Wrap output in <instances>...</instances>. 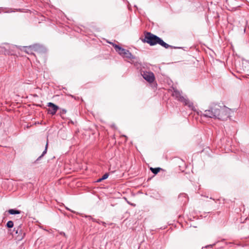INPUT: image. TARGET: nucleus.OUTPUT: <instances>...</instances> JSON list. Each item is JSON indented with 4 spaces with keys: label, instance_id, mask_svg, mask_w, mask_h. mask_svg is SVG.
Here are the masks:
<instances>
[{
    "label": "nucleus",
    "instance_id": "1",
    "mask_svg": "<svg viewBox=\"0 0 249 249\" xmlns=\"http://www.w3.org/2000/svg\"><path fill=\"white\" fill-rule=\"evenodd\" d=\"M144 41L148 43L151 46L159 44L166 49L170 47L169 45L164 42L160 38L149 32H147L145 34Z\"/></svg>",
    "mask_w": 249,
    "mask_h": 249
},
{
    "label": "nucleus",
    "instance_id": "2",
    "mask_svg": "<svg viewBox=\"0 0 249 249\" xmlns=\"http://www.w3.org/2000/svg\"><path fill=\"white\" fill-rule=\"evenodd\" d=\"M214 109L217 112V119L221 120H226L230 116L231 110L225 106H220L218 105H214Z\"/></svg>",
    "mask_w": 249,
    "mask_h": 249
},
{
    "label": "nucleus",
    "instance_id": "3",
    "mask_svg": "<svg viewBox=\"0 0 249 249\" xmlns=\"http://www.w3.org/2000/svg\"><path fill=\"white\" fill-rule=\"evenodd\" d=\"M172 96L175 97L178 100L183 102L185 105H187L189 107H191V105H192V104L190 103L187 99H186L184 97L182 96L181 92L176 89H173Z\"/></svg>",
    "mask_w": 249,
    "mask_h": 249
},
{
    "label": "nucleus",
    "instance_id": "4",
    "mask_svg": "<svg viewBox=\"0 0 249 249\" xmlns=\"http://www.w3.org/2000/svg\"><path fill=\"white\" fill-rule=\"evenodd\" d=\"M201 115L205 117L217 119V112L215 111L214 105L210 109L205 110Z\"/></svg>",
    "mask_w": 249,
    "mask_h": 249
},
{
    "label": "nucleus",
    "instance_id": "5",
    "mask_svg": "<svg viewBox=\"0 0 249 249\" xmlns=\"http://www.w3.org/2000/svg\"><path fill=\"white\" fill-rule=\"evenodd\" d=\"M142 77L148 82L151 83L155 79V75L152 72L144 71L142 73Z\"/></svg>",
    "mask_w": 249,
    "mask_h": 249
},
{
    "label": "nucleus",
    "instance_id": "6",
    "mask_svg": "<svg viewBox=\"0 0 249 249\" xmlns=\"http://www.w3.org/2000/svg\"><path fill=\"white\" fill-rule=\"evenodd\" d=\"M47 106L50 107L48 110L49 113L52 115H54L59 109V107L57 106L51 102L48 103Z\"/></svg>",
    "mask_w": 249,
    "mask_h": 249
},
{
    "label": "nucleus",
    "instance_id": "7",
    "mask_svg": "<svg viewBox=\"0 0 249 249\" xmlns=\"http://www.w3.org/2000/svg\"><path fill=\"white\" fill-rule=\"evenodd\" d=\"M109 43L111 44L112 46L114 47L116 51L118 52L120 54H121L123 57H124V49L122 48V47L119 46L118 45L115 44L113 43L109 42Z\"/></svg>",
    "mask_w": 249,
    "mask_h": 249
},
{
    "label": "nucleus",
    "instance_id": "8",
    "mask_svg": "<svg viewBox=\"0 0 249 249\" xmlns=\"http://www.w3.org/2000/svg\"><path fill=\"white\" fill-rule=\"evenodd\" d=\"M129 58L130 60L128 61L131 63H134L136 62L137 59L129 51H125V58Z\"/></svg>",
    "mask_w": 249,
    "mask_h": 249
},
{
    "label": "nucleus",
    "instance_id": "9",
    "mask_svg": "<svg viewBox=\"0 0 249 249\" xmlns=\"http://www.w3.org/2000/svg\"><path fill=\"white\" fill-rule=\"evenodd\" d=\"M36 47L35 46L26 47L25 51L27 53H32L33 51L35 50Z\"/></svg>",
    "mask_w": 249,
    "mask_h": 249
},
{
    "label": "nucleus",
    "instance_id": "10",
    "mask_svg": "<svg viewBox=\"0 0 249 249\" xmlns=\"http://www.w3.org/2000/svg\"><path fill=\"white\" fill-rule=\"evenodd\" d=\"M8 212L11 214H19L21 213L20 211L14 209H10Z\"/></svg>",
    "mask_w": 249,
    "mask_h": 249
},
{
    "label": "nucleus",
    "instance_id": "11",
    "mask_svg": "<svg viewBox=\"0 0 249 249\" xmlns=\"http://www.w3.org/2000/svg\"><path fill=\"white\" fill-rule=\"evenodd\" d=\"M160 169H161V168H152V167L150 168V170L154 174H157L158 172H160Z\"/></svg>",
    "mask_w": 249,
    "mask_h": 249
},
{
    "label": "nucleus",
    "instance_id": "12",
    "mask_svg": "<svg viewBox=\"0 0 249 249\" xmlns=\"http://www.w3.org/2000/svg\"><path fill=\"white\" fill-rule=\"evenodd\" d=\"M7 227L8 228H12L14 226V223H13V222L12 221H9L7 223Z\"/></svg>",
    "mask_w": 249,
    "mask_h": 249
},
{
    "label": "nucleus",
    "instance_id": "13",
    "mask_svg": "<svg viewBox=\"0 0 249 249\" xmlns=\"http://www.w3.org/2000/svg\"><path fill=\"white\" fill-rule=\"evenodd\" d=\"M108 177V175L107 174H105V175H104L103 176V177H102V178H100L98 181H101L104 179H105L106 178H107Z\"/></svg>",
    "mask_w": 249,
    "mask_h": 249
},
{
    "label": "nucleus",
    "instance_id": "14",
    "mask_svg": "<svg viewBox=\"0 0 249 249\" xmlns=\"http://www.w3.org/2000/svg\"><path fill=\"white\" fill-rule=\"evenodd\" d=\"M47 147H48V143H47L46 144V147H45V150L43 152L42 154L41 155V156H40L39 157V158H41L42 157H43L46 153L47 150Z\"/></svg>",
    "mask_w": 249,
    "mask_h": 249
},
{
    "label": "nucleus",
    "instance_id": "15",
    "mask_svg": "<svg viewBox=\"0 0 249 249\" xmlns=\"http://www.w3.org/2000/svg\"><path fill=\"white\" fill-rule=\"evenodd\" d=\"M67 111L65 109H61L60 114L61 116H62L63 114H65L66 113Z\"/></svg>",
    "mask_w": 249,
    "mask_h": 249
},
{
    "label": "nucleus",
    "instance_id": "16",
    "mask_svg": "<svg viewBox=\"0 0 249 249\" xmlns=\"http://www.w3.org/2000/svg\"><path fill=\"white\" fill-rule=\"evenodd\" d=\"M67 209L71 211V210H70L69 209L67 208ZM71 212H73V213L74 212H73V211H71Z\"/></svg>",
    "mask_w": 249,
    "mask_h": 249
}]
</instances>
